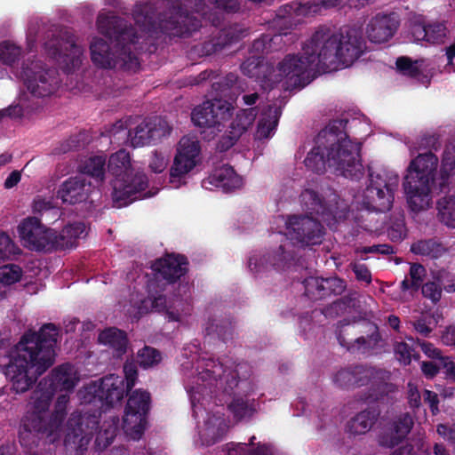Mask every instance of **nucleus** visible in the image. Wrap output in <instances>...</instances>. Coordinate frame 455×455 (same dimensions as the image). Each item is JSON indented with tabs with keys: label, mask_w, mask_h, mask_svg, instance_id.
<instances>
[{
	"label": "nucleus",
	"mask_w": 455,
	"mask_h": 455,
	"mask_svg": "<svg viewBox=\"0 0 455 455\" xmlns=\"http://www.w3.org/2000/svg\"><path fill=\"white\" fill-rule=\"evenodd\" d=\"M60 331L56 324L44 323L38 331H26L14 347L0 337V368L17 394L28 391L54 363Z\"/></svg>",
	"instance_id": "nucleus-1"
},
{
	"label": "nucleus",
	"mask_w": 455,
	"mask_h": 455,
	"mask_svg": "<svg viewBox=\"0 0 455 455\" xmlns=\"http://www.w3.org/2000/svg\"><path fill=\"white\" fill-rule=\"evenodd\" d=\"M217 9L228 13L240 9L238 0H209ZM204 0H156L138 4L133 10V19L141 31L150 36L166 34L184 36L197 31L201 20L193 12L205 13Z\"/></svg>",
	"instance_id": "nucleus-2"
},
{
	"label": "nucleus",
	"mask_w": 455,
	"mask_h": 455,
	"mask_svg": "<svg viewBox=\"0 0 455 455\" xmlns=\"http://www.w3.org/2000/svg\"><path fill=\"white\" fill-rule=\"evenodd\" d=\"M348 120L335 119L319 132L314 148L304 160L305 166L315 173H323L328 164L338 175L358 180L364 174L360 142L353 141L345 132Z\"/></svg>",
	"instance_id": "nucleus-3"
},
{
	"label": "nucleus",
	"mask_w": 455,
	"mask_h": 455,
	"mask_svg": "<svg viewBox=\"0 0 455 455\" xmlns=\"http://www.w3.org/2000/svg\"><path fill=\"white\" fill-rule=\"evenodd\" d=\"M188 266L186 256L173 253L166 254L152 263L155 278L148 280V296L138 303L137 319L155 312L164 315L169 322H181L184 316L191 314L192 306L187 299L180 296L167 298L162 293L164 288L159 284L163 280L169 284L176 283L187 274Z\"/></svg>",
	"instance_id": "nucleus-4"
},
{
	"label": "nucleus",
	"mask_w": 455,
	"mask_h": 455,
	"mask_svg": "<svg viewBox=\"0 0 455 455\" xmlns=\"http://www.w3.org/2000/svg\"><path fill=\"white\" fill-rule=\"evenodd\" d=\"M97 27L100 34L114 42V46L102 38H93L90 45L92 63L101 68L136 71L140 62L132 46L138 43L139 36L132 25L118 16L100 14Z\"/></svg>",
	"instance_id": "nucleus-5"
},
{
	"label": "nucleus",
	"mask_w": 455,
	"mask_h": 455,
	"mask_svg": "<svg viewBox=\"0 0 455 455\" xmlns=\"http://www.w3.org/2000/svg\"><path fill=\"white\" fill-rule=\"evenodd\" d=\"M312 41L319 46L328 70L333 69L338 60L346 67L352 65L366 49L362 31L352 27L343 28L338 34L320 28L312 35Z\"/></svg>",
	"instance_id": "nucleus-6"
},
{
	"label": "nucleus",
	"mask_w": 455,
	"mask_h": 455,
	"mask_svg": "<svg viewBox=\"0 0 455 455\" xmlns=\"http://www.w3.org/2000/svg\"><path fill=\"white\" fill-rule=\"evenodd\" d=\"M31 399L33 401V410L23 417L19 430L20 443L21 446L25 447L37 445L39 435L49 436L60 429L67 416L69 395L68 392L60 394L57 397L52 412L49 411L51 402L46 408L36 406L38 405V400L35 392H33Z\"/></svg>",
	"instance_id": "nucleus-7"
},
{
	"label": "nucleus",
	"mask_w": 455,
	"mask_h": 455,
	"mask_svg": "<svg viewBox=\"0 0 455 455\" xmlns=\"http://www.w3.org/2000/svg\"><path fill=\"white\" fill-rule=\"evenodd\" d=\"M438 165L437 156L431 151L419 154L411 160L403 180V188L412 212L427 210L432 204L431 186Z\"/></svg>",
	"instance_id": "nucleus-8"
},
{
	"label": "nucleus",
	"mask_w": 455,
	"mask_h": 455,
	"mask_svg": "<svg viewBox=\"0 0 455 455\" xmlns=\"http://www.w3.org/2000/svg\"><path fill=\"white\" fill-rule=\"evenodd\" d=\"M108 171L115 178L112 180V199L117 207L127 206L145 197L148 177L141 172L134 173L131 168L130 154L125 149H120L110 156Z\"/></svg>",
	"instance_id": "nucleus-9"
},
{
	"label": "nucleus",
	"mask_w": 455,
	"mask_h": 455,
	"mask_svg": "<svg viewBox=\"0 0 455 455\" xmlns=\"http://www.w3.org/2000/svg\"><path fill=\"white\" fill-rule=\"evenodd\" d=\"M251 367L247 363L235 364V369L228 375L224 392L233 395L228 410L236 420L251 418L255 412L254 399H245L254 392L255 384L251 377Z\"/></svg>",
	"instance_id": "nucleus-10"
},
{
	"label": "nucleus",
	"mask_w": 455,
	"mask_h": 455,
	"mask_svg": "<svg viewBox=\"0 0 455 455\" xmlns=\"http://www.w3.org/2000/svg\"><path fill=\"white\" fill-rule=\"evenodd\" d=\"M319 46L315 45L310 39L303 45V54H288L284 59L278 63L279 74H276L279 82L281 76H285L290 80H293L294 85L304 87L308 82L307 81L308 76L306 74L315 67L319 70L326 72L327 66L320 55Z\"/></svg>",
	"instance_id": "nucleus-11"
},
{
	"label": "nucleus",
	"mask_w": 455,
	"mask_h": 455,
	"mask_svg": "<svg viewBox=\"0 0 455 455\" xmlns=\"http://www.w3.org/2000/svg\"><path fill=\"white\" fill-rule=\"evenodd\" d=\"M398 184L399 177L395 172L383 169L373 172L369 168V185L363 191V204L376 212H388Z\"/></svg>",
	"instance_id": "nucleus-12"
},
{
	"label": "nucleus",
	"mask_w": 455,
	"mask_h": 455,
	"mask_svg": "<svg viewBox=\"0 0 455 455\" xmlns=\"http://www.w3.org/2000/svg\"><path fill=\"white\" fill-rule=\"evenodd\" d=\"M108 132L110 136L114 138L117 134L123 133L124 138H131V144L133 148H138L156 143L163 137L169 135L172 128L164 118L153 116L146 118L135 127L133 132H126L122 120L116 121Z\"/></svg>",
	"instance_id": "nucleus-13"
},
{
	"label": "nucleus",
	"mask_w": 455,
	"mask_h": 455,
	"mask_svg": "<svg viewBox=\"0 0 455 455\" xmlns=\"http://www.w3.org/2000/svg\"><path fill=\"white\" fill-rule=\"evenodd\" d=\"M150 393L136 389L129 395L123 417L122 428L132 440H139L144 434L150 410Z\"/></svg>",
	"instance_id": "nucleus-14"
},
{
	"label": "nucleus",
	"mask_w": 455,
	"mask_h": 455,
	"mask_svg": "<svg viewBox=\"0 0 455 455\" xmlns=\"http://www.w3.org/2000/svg\"><path fill=\"white\" fill-rule=\"evenodd\" d=\"M78 380L77 372L72 364L63 363L54 368L47 378L39 381L33 391L38 400L37 406L46 408L56 392L72 391Z\"/></svg>",
	"instance_id": "nucleus-15"
},
{
	"label": "nucleus",
	"mask_w": 455,
	"mask_h": 455,
	"mask_svg": "<svg viewBox=\"0 0 455 455\" xmlns=\"http://www.w3.org/2000/svg\"><path fill=\"white\" fill-rule=\"evenodd\" d=\"M363 324L366 329V335L348 340L344 336V332L354 331L357 324H350V321L347 319L339 321L336 331L337 339L341 347H346L351 353L371 355L379 347V343L382 340L381 335L376 323L368 321L363 322Z\"/></svg>",
	"instance_id": "nucleus-16"
},
{
	"label": "nucleus",
	"mask_w": 455,
	"mask_h": 455,
	"mask_svg": "<svg viewBox=\"0 0 455 455\" xmlns=\"http://www.w3.org/2000/svg\"><path fill=\"white\" fill-rule=\"evenodd\" d=\"M22 73L28 91L37 98L52 95L61 84L58 69L47 68L40 61L23 68Z\"/></svg>",
	"instance_id": "nucleus-17"
},
{
	"label": "nucleus",
	"mask_w": 455,
	"mask_h": 455,
	"mask_svg": "<svg viewBox=\"0 0 455 455\" xmlns=\"http://www.w3.org/2000/svg\"><path fill=\"white\" fill-rule=\"evenodd\" d=\"M99 423V417L95 413L73 412L67 422L65 446L76 452L85 451Z\"/></svg>",
	"instance_id": "nucleus-18"
},
{
	"label": "nucleus",
	"mask_w": 455,
	"mask_h": 455,
	"mask_svg": "<svg viewBox=\"0 0 455 455\" xmlns=\"http://www.w3.org/2000/svg\"><path fill=\"white\" fill-rule=\"evenodd\" d=\"M232 105L228 100L214 97L195 108L191 119L195 125L209 129L210 135L214 138L220 132L221 123L231 116Z\"/></svg>",
	"instance_id": "nucleus-19"
},
{
	"label": "nucleus",
	"mask_w": 455,
	"mask_h": 455,
	"mask_svg": "<svg viewBox=\"0 0 455 455\" xmlns=\"http://www.w3.org/2000/svg\"><path fill=\"white\" fill-rule=\"evenodd\" d=\"M286 228L291 239L302 247L320 244L325 233L321 221L308 215L290 216Z\"/></svg>",
	"instance_id": "nucleus-20"
},
{
	"label": "nucleus",
	"mask_w": 455,
	"mask_h": 455,
	"mask_svg": "<svg viewBox=\"0 0 455 455\" xmlns=\"http://www.w3.org/2000/svg\"><path fill=\"white\" fill-rule=\"evenodd\" d=\"M132 389L124 384V379L116 374H108L99 380V383H93L86 388V393L91 397L89 403L98 399L102 405L113 407L121 403L125 395Z\"/></svg>",
	"instance_id": "nucleus-21"
},
{
	"label": "nucleus",
	"mask_w": 455,
	"mask_h": 455,
	"mask_svg": "<svg viewBox=\"0 0 455 455\" xmlns=\"http://www.w3.org/2000/svg\"><path fill=\"white\" fill-rule=\"evenodd\" d=\"M354 387L370 385V393L366 400L376 402L391 391L392 385L387 382L389 372L383 369L364 364L354 365Z\"/></svg>",
	"instance_id": "nucleus-22"
},
{
	"label": "nucleus",
	"mask_w": 455,
	"mask_h": 455,
	"mask_svg": "<svg viewBox=\"0 0 455 455\" xmlns=\"http://www.w3.org/2000/svg\"><path fill=\"white\" fill-rule=\"evenodd\" d=\"M246 31L238 24H234L212 33L204 42L195 44L192 52L199 57H209L222 52L231 44L237 43L243 36Z\"/></svg>",
	"instance_id": "nucleus-23"
},
{
	"label": "nucleus",
	"mask_w": 455,
	"mask_h": 455,
	"mask_svg": "<svg viewBox=\"0 0 455 455\" xmlns=\"http://www.w3.org/2000/svg\"><path fill=\"white\" fill-rule=\"evenodd\" d=\"M48 53L54 59H63L66 73L72 72L81 64L83 48L76 43V36L69 31L60 33V39L45 43Z\"/></svg>",
	"instance_id": "nucleus-24"
},
{
	"label": "nucleus",
	"mask_w": 455,
	"mask_h": 455,
	"mask_svg": "<svg viewBox=\"0 0 455 455\" xmlns=\"http://www.w3.org/2000/svg\"><path fill=\"white\" fill-rule=\"evenodd\" d=\"M201 148L198 140L183 137L179 142L177 154L170 169V180L175 182L185 177L197 164Z\"/></svg>",
	"instance_id": "nucleus-25"
},
{
	"label": "nucleus",
	"mask_w": 455,
	"mask_h": 455,
	"mask_svg": "<svg viewBox=\"0 0 455 455\" xmlns=\"http://www.w3.org/2000/svg\"><path fill=\"white\" fill-rule=\"evenodd\" d=\"M288 247L290 243L280 244L276 249L267 251L262 256L252 255L249 258L248 266L254 274H259L269 268L283 270L294 260L293 251Z\"/></svg>",
	"instance_id": "nucleus-26"
},
{
	"label": "nucleus",
	"mask_w": 455,
	"mask_h": 455,
	"mask_svg": "<svg viewBox=\"0 0 455 455\" xmlns=\"http://www.w3.org/2000/svg\"><path fill=\"white\" fill-rule=\"evenodd\" d=\"M304 294L311 300H320L330 296L341 295L347 289V283L338 276H309L304 279Z\"/></svg>",
	"instance_id": "nucleus-27"
},
{
	"label": "nucleus",
	"mask_w": 455,
	"mask_h": 455,
	"mask_svg": "<svg viewBox=\"0 0 455 455\" xmlns=\"http://www.w3.org/2000/svg\"><path fill=\"white\" fill-rule=\"evenodd\" d=\"M240 68L244 76L253 78L264 90L270 91L279 83L274 66L265 62L263 56L248 57Z\"/></svg>",
	"instance_id": "nucleus-28"
},
{
	"label": "nucleus",
	"mask_w": 455,
	"mask_h": 455,
	"mask_svg": "<svg viewBox=\"0 0 455 455\" xmlns=\"http://www.w3.org/2000/svg\"><path fill=\"white\" fill-rule=\"evenodd\" d=\"M19 234L25 247L32 251H46L51 237V228L36 217H28L19 225Z\"/></svg>",
	"instance_id": "nucleus-29"
},
{
	"label": "nucleus",
	"mask_w": 455,
	"mask_h": 455,
	"mask_svg": "<svg viewBox=\"0 0 455 455\" xmlns=\"http://www.w3.org/2000/svg\"><path fill=\"white\" fill-rule=\"evenodd\" d=\"M399 26L400 19L397 13L379 12L370 20L366 27V34L371 42L382 44L394 36Z\"/></svg>",
	"instance_id": "nucleus-30"
},
{
	"label": "nucleus",
	"mask_w": 455,
	"mask_h": 455,
	"mask_svg": "<svg viewBox=\"0 0 455 455\" xmlns=\"http://www.w3.org/2000/svg\"><path fill=\"white\" fill-rule=\"evenodd\" d=\"M91 183L83 177H71L59 187L57 198L64 204H76L85 202L90 195Z\"/></svg>",
	"instance_id": "nucleus-31"
},
{
	"label": "nucleus",
	"mask_w": 455,
	"mask_h": 455,
	"mask_svg": "<svg viewBox=\"0 0 455 455\" xmlns=\"http://www.w3.org/2000/svg\"><path fill=\"white\" fill-rule=\"evenodd\" d=\"M85 231L83 222H75L65 226L60 232L51 229V237L46 251L72 249L76 247L77 240Z\"/></svg>",
	"instance_id": "nucleus-32"
},
{
	"label": "nucleus",
	"mask_w": 455,
	"mask_h": 455,
	"mask_svg": "<svg viewBox=\"0 0 455 455\" xmlns=\"http://www.w3.org/2000/svg\"><path fill=\"white\" fill-rule=\"evenodd\" d=\"M413 425L414 419L411 413H401L394 419L391 432L379 437V444L387 448L397 446L406 438Z\"/></svg>",
	"instance_id": "nucleus-33"
},
{
	"label": "nucleus",
	"mask_w": 455,
	"mask_h": 455,
	"mask_svg": "<svg viewBox=\"0 0 455 455\" xmlns=\"http://www.w3.org/2000/svg\"><path fill=\"white\" fill-rule=\"evenodd\" d=\"M228 430V425L223 417L220 415H208L204 422V428L200 433L203 443L212 445L220 441Z\"/></svg>",
	"instance_id": "nucleus-34"
},
{
	"label": "nucleus",
	"mask_w": 455,
	"mask_h": 455,
	"mask_svg": "<svg viewBox=\"0 0 455 455\" xmlns=\"http://www.w3.org/2000/svg\"><path fill=\"white\" fill-rule=\"evenodd\" d=\"M99 341L113 350L114 357L121 358L127 352V334L117 328H108L101 331L99 335Z\"/></svg>",
	"instance_id": "nucleus-35"
},
{
	"label": "nucleus",
	"mask_w": 455,
	"mask_h": 455,
	"mask_svg": "<svg viewBox=\"0 0 455 455\" xmlns=\"http://www.w3.org/2000/svg\"><path fill=\"white\" fill-rule=\"evenodd\" d=\"M210 183L226 191H231L242 186V178L237 175L233 167L224 164L213 171L210 176Z\"/></svg>",
	"instance_id": "nucleus-36"
},
{
	"label": "nucleus",
	"mask_w": 455,
	"mask_h": 455,
	"mask_svg": "<svg viewBox=\"0 0 455 455\" xmlns=\"http://www.w3.org/2000/svg\"><path fill=\"white\" fill-rule=\"evenodd\" d=\"M299 198L302 206L311 216H320L323 220H325L331 215L330 206H328L318 193L313 189H305L300 194Z\"/></svg>",
	"instance_id": "nucleus-37"
},
{
	"label": "nucleus",
	"mask_w": 455,
	"mask_h": 455,
	"mask_svg": "<svg viewBox=\"0 0 455 455\" xmlns=\"http://www.w3.org/2000/svg\"><path fill=\"white\" fill-rule=\"evenodd\" d=\"M281 114L282 111L280 108L268 106L267 109L263 112L262 116L259 120L256 137L259 140L271 137L278 125Z\"/></svg>",
	"instance_id": "nucleus-38"
},
{
	"label": "nucleus",
	"mask_w": 455,
	"mask_h": 455,
	"mask_svg": "<svg viewBox=\"0 0 455 455\" xmlns=\"http://www.w3.org/2000/svg\"><path fill=\"white\" fill-rule=\"evenodd\" d=\"M384 212H376L373 208L364 206L362 204L355 213L353 214V219L356 225L362 229L368 232H374L381 229L382 221L379 220V214Z\"/></svg>",
	"instance_id": "nucleus-39"
},
{
	"label": "nucleus",
	"mask_w": 455,
	"mask_h": 455,
	"mask_svg": "<svg viewBox=\"0 0 455 455\" xmlns=\"http://www.w3.org/2000/svg\"><path fill=\"white\" fill-rule=\"evenodd\" d=\"M410 251L415 254L430 259H439L445 252L444 245L435 238L421 239L411 243Z\"/></svg>",
	"instance_id": "nucleus-40"
},
{
	"label": "nucleus",
	"mask_w": 455,
	"mask_h": 455,
	"mask_svg": "<svg viewBox=\"0 0 455 455\" xmlns=\"http://www.w3.org/2000/svg\"><path fill=\"white\" fill-rule=\"evenodd\" d=\"M379 412L366 409L357 413L347 424L349 432L353 435H363L368 432L377 420Z\"/></svg>",
	"instance_id": "nucleus-41"
},
{
	"label": "nucleus",
	"mask_w": 455,
	"mask_h": 455,
	"mask_svg": "<svg viewBox=\"0 0 455 455\" xmlns=\"http://www.w3.org/2000/svg\"><path fill=\"white\" fill-rule=\"evenodd\" d=\"M119 432V419L112 417L109 421H105L96 435L95 448L97 451L107 449Z\"/></svg>",
	"instance_id": "nucleus-42"
},
{
	"label": "nucleus",
	"mask_w": 455,
	"mask_h": 455,
	"mask_svg": "<svg viewBox=\"0 0 455 455\" xmlns=\"http://www.w3.org/2000/svg\"><path fill=\"white\" fill-rule=\"evenodd\" d=\"M203 367L204 370L200 373L203 380H213L215 382L220 381L221 384L223 380L226 382L227 377L230 371L235 369V366L228 371V369L224 366L223 363L212 358L204 359Z\"/></svg>",
	"instance_id": "nucleus-43"
},
{
	"label": "nucleus",
	"mask_w": 455,
	"mask_h": 455,
	"mask_svg": "<svg viewBox=\"0 0 455 455\" xmlns=\"http://www.w3.org/2000/svg\"><path fill=\"white\" fill-rule=\"evenodd\" d=\"M417 339L412 337L407 338V341L396 342L394 345V352L399 362L404 365H409L411 360L419 361L420 355L416 351Z\"/></svg>",
	"instance_id": "nucleus-44"
},
{
	"label": "nucleus",
	"mask_w": 455,
	"mask_h": 455,
	"mask_svg": "<svg viewBox=\"0 0 455 455\" xmlns=\"http://www.w3.org/2000/svg\"><path fill=\"white\" fill-rule=\"evenodd\" d=\"M427 275V270L423 265L420 263H412L410 267L409 275L411 280L409 281L407 277H405L401 282V291H418L423 284L424 277Z\"/></svg>",
	"instance_id": "nucleus-45"
},
{
	"label": "nucleus",
	"mask_w": 455,
	"mask_h": 455,
	"mask_svg": "<svg viewBox=\"0 0 455 455\" xmlns=\"http://www.w3.org/2000/svg\"><path fill=\"white\" fill-rule=\"evenodd\" d=\"M106 156H94L89 157L80 166L81 172L91 176L98 181H103L106 171Z\"/></svg>",
	"instance_id": "nucleus-46"
},
{
	"label": "nucleus",
	"mask_w": 455,
	"mask_h": 455,
	"mask_svg": "<svg viewBox=\"0 0 455 455\" xmlns=\"http://www.w3.org/2000/svg\"><path fill=\"white\" fill-rule=\"evenodd\" d=\"M258 114L256 108L240 110L232 121L229 128L241 137L253 124Z\"/></svg>",
	"instance_id": "nucleus-47"
},
{
	"label": "nucleus",
	"mask_w": 455,
	"mask_h": 455,
	"mask_svg": "<svg viewBox=\"0 0 455 455\" xmlns=\"http://www.w3.org/2000/svg\"><path fill=\"white\" fill-rule=\"evenodd\" d=\"M440 220L446 226L455 228V196H444L437 201Z\"/></svg>",
	"instance_id": "nucleus-48"
},
{
	"label": "nucleus",
	"mask_w": 455,
	"mask_h": 455,
	"mask_svg": "<svg viewBox=\"0 0 455 455\" xmlns=\"http://www.w3.org/2000/svg\"><path fill=\"white\" fill-rule=\"evenodd\" d=\"M387 235L395 243L401 242L406 237L407 228L403 213L398 212L391 216Z\"/></svg>",
	"instance_id": "nucleus-49"
},
{
	"label": "nucleus",
	"mask_w": 455,
	"mask_h": 455,
	"mask_svg": "<svg viewBox=\"0 0 455 455\" xmlns=\"http://www.w3.org/2000/svg\"><path fill=\"white\" fill-rule=\"evenodd\" d=\"M206 335L216 334L217 337L222 341H227L232 338L233 326L231 322L218 321L216 319H210L205 327Z\"/></svg>",
	"instance_id": "nucleus-50"
},
{
	"label": "nucleus",
	"mask_w": 455,
	"mask_h": 455,
	"mask_svg": "<svg viewBox=\"0 0 455 455\" xmlns=\"http://www.w3.org/2000/svg\"><path fill=\"white\" fill-rule=\"evenodd\" d=\"M239 82V77L235 73H228L225 76H221L218 70L217 78H213L212 83V89L216 92V98L218 96H227L228 91L234 88Z\"/></svg>",
	"instance_id": "nucleus-51"
},
{
	"label": "nucleus",
	"mask_w": 455,
	"mask_h": 455,
	"mask_svg": "<svg viewBox=\"0 0 455 455\" xmlns=\"http://www.w3.org/2000/svg\"><path fill=\"white\" fill-rule=\"evenodd\" d=\"M161 359L162 356L160 352L157 349L148 346L140 349L137 354V363L144 369L158 364Z\"/></svg>",
	"instance_id": "nucleus-52"
},
{
	"label": "nucleus",
	"mask_w": 455,
	"mask_h": 455,
	"mask_svg": "<svg viewBox=\"0 0 455 455\" xmlns=\"http://www.w3.org/2000/svg\"><path fill=\"white\" fill-rule=\"evenodd\" d=\"M20 253V248L15 244L10 235L4 231H0V262L12 259Z\"/></svg>",
	"instance_id": "nucleus-53"
},
{
	"label": "nucleus",
	"mask_w": 455,
	"mask_h": 455,
	"mask_svg": "<svg viewBox=\"0 0 455 455\" xmlns=\"http://www.w3.org/2000/svg\"><path fill=\"white\" fill-rule=\"evenodd\" d=\"M22 268L16 264H7L0 267V283L11 285L21 279Z\"/></svg>",
	"instance_id": "nucleus-54"
},
{
	"label": "nucleus",
	"mask_w": 455,
	"mask_h": 455,
	"mask_svg": "<svg viewBox=\"0 0 455 455\" xmlns=\"http://www.w3.org/2000/svg\"><path fill=\"white\" fill-rule=\"evenodd\" d=\"M427 43L432 44H442L447 35V28L443 22H432L427 24Z\"/></svg>",
	"instance_id": "nucleus-55"
},
{
	"label": "nucleus",
	"mask_w": 455,
	"mask_h": 455,
	"mask_svg": "<svg viewBox=\"0 0 455 455\" xmlns=\"http://www.w3.org/2000/svg\"><path fill=\"white\" fill-rule=\"evenodd\" d=\"M280 39L279 35L271 36L270 35L264 34L260 37L252 42L251 52L256 56H262L267 54L272 51L271 43L275 40Z\"/></svg>",
	"instance_id": "nucleus-56"
},
{
	"label": "nucleus",
	"mask_w": 455,
	"mask_h": 455,
	"mask_svg": "<svg viewBox=\"0 0 455 455\" xmlns=\"http://www.w3.org/2000/svg\"><path fill=\"white\" fill-rule=\"evenodd\" d=\"M424 298L429 299L434 305H436L442 299L443 289L440 283L432 277L420 287Z\"/></svg>",
	"instance_id": "nucleus-57"
},
{
	"label": "nucleus",
	"mask_w": 455,
	"mask_h": 455,
	"mask_svg": "<svg viewBox=\"0 0 455 455\" xmlns=\"http://www.w3.org/2000/svg\"><path fill=\"white\" fill-rule=\"evenodd\" d=\"M418 60L413 61L407 56L397 58L395 61L397 70L404 76L410 77H418L420 75V70L418 65Z\"/></svg>",
	"instance_id": "nucleus-58"
},
{
	"label": "nucleus",
	"mask_w": 455,
	"mask_h": 455,
	"mask_svg": "<svg viewBox=\"0 0 455 455\" xmlns=\"http://www.w3.org/2000/svg\"><path fill=\"white\" fill-rule=\"evenodd\" d=\"M354 299L350 296H344L340 299H338L331 305L326 307L323 310V314L326 316H338L347 311V308L352 307Z\"/></svg>",
	"instance_id": "nucleus-59"
},
{
	"label": "nucleus",
	"mask_w": 455,
	"mask_h": 455,
	"mask_svg": "<svg viewBox=\"0 0 455 455\" xmlns=\"http://www.w3.org/2000/svg\"><path fill=\"white\" fill-rule=\"evenodd\" d=\"M21 49L12 43L4 41L0 44V60L8 65H12L20 56Z\"/></svg>",
	"instance_id": "nucleus-60"
},
{
	"label": "nucleus",
	"mask_w": 455,
	"mask_h": 455,
	"mask_svg": "<svg viewBox=\"0 0 455 455\" xmlns=\"http://www.w3.org/2000/svg\"><path fill=\"white\" fill-rule=\"evenodd\" d=\"M432 277L440 283L442 289L448 293L455 292V278L452 274L444 268L432 273Z\"/></svg>",
	"instance_id": "nucleus-61"
},
{
	"label": "nucleus",
	"mask_w": 455,
	"mask_h": 455,
	"mask_svg": "<svg viewBox=\"0 0 455 455\" xmlns=\"http://www.w3.org/2000/svg\"><path fill=\"white\" fill-rule=\"evenodd\" d=\"M354 365L339 370L333 377L334 383L342 388H353Z\"/></svg>",
	"instance_id": "nucleus-62"
},
{
	"label": "nucleus",
	"mask_w": 455,
	"mask_h": 455,
	"mask_svg": "<svg viewBox=\"0 0 455 455\" xmlns=\"http://www.w3.org/2000/svg\"><path fill=\"white\" fill-rule=\"evenodd\" d=\"M417 346L419 347L422 350V352L429 358L431 359H437L440 361V363L442 367L443 368V363L445 358H450L449 356H443L442 355V351L435 347L434 344L426 341L421 340L419 339H417Z\"/></svg>",
	"instance_id": "nucleus-63"
},
{
	"label": "nucleus",
	"mask_w": 455,
	"mask_h": 455,
	"mask_svg": "<svg viewBox=\"0 0 455 455\" xmlns=\"http://www.w3.org/2000/svg\"><path fill=\"white\" fill-rule=\"evenodd\" d=\"M239 138V133L229 128L228 131L220 138L217 143V149L220 152L228 150L235 144Z\"/></svg>",
	"instance_id": "nucleus-64"
}]
</instances>
